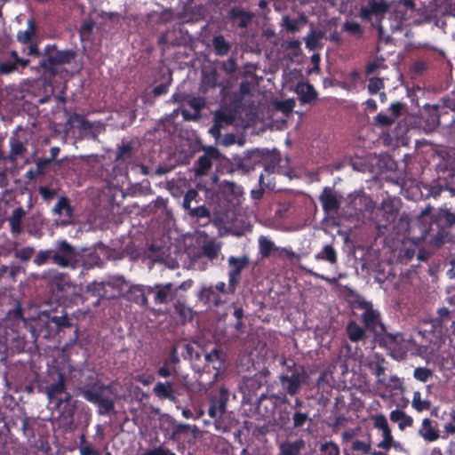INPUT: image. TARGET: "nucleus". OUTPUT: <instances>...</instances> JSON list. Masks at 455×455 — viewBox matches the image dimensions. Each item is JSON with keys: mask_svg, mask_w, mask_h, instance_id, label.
I'll return each instance as SVG.
<instances>
[{"mask_svg": "<svg viewBox=\"0 0 455 455\" xmlns=\"http://www.w3.org/2000/svg\"><path fill=\"white\" fill-rule=\"evenodd\" d=\"M21 66L12 60H4L0 63V74L9 75L14 72L22 73Z\"/></svg>", "mask_w": 455, "mask_h": 455, "instance_id": "46", "label": "nucleus"}, {"mask_svg": "<svg viewBox=\"0 0 455 455\" xmlns=\"http://www.w3.org/2000/svg\"><path fill=\"white\" fill-rule=\"evenodd\" d=\"M373 427L382 431L383 440L378 443V447L385 451H388L391 447L397 448L400 443L394 440L391 429L388 426L387 419L383 414H377L371 417Z\"/></svg>", "mask_w": 455, "mask_h": 455, "instance_id": "10", "label": "nucleus"}, {"mask_svg": "<svg viewBox=\"0 0 455 455\" xmlns=\"http://www.w3.org/2000/svg\"><path fill=\"white\" fill-rule=\"evenodd\" d=\"M264 153H265V149L256 148V149H252V150L249 151L246 154V156L248 158V161L250 162V165H251L252 171L258 165L263 166Z\"/></svg>", "mask_w": 455, "mask_h": 455, "instance_id": "42", "label": "nucleus"}, {"mask_svg": "<svg viewBox=\"0 0 455 455\" xmlns=\"http://www.w3.org/2000/svg\"><path fill=\"white\" fill-rule=\"evenodd\" d=\"M76 251L68 241L57 242L56 250H53V263L60 267H75L76 262Z\"/></svg>", "mask_w": 455, "mask_h": 455, "instance_id": "6", "label": "nucleus"}, {"mask_svg": "<svg viewBox=\"0 0 455 455\" xmlns=\"http://www.w3.org/2000/svg\"><path fill=\"white\" fill-rule=\"evenodd\" d=\"M411 404H412V407L417 411H419V412H421L423 411H427L431 407V402L428 400H423L421 398V394L419 391H415L413 393Z\"/></svg>", "mask_w": 455, "mask_h": 455, "instance_id": "45", "label": "nucleus"}, {"mask_svg": "<svg viewBox=\"0 0 455 455\" xmlns=\"http://www.w3.org/2000/svg\"><path fill=\"white\" fill-rule=\"evenodd\" d=\"M123 278H115L108 281L103 282H92L87 285V291L92 296H96L100 299L110 298L108 294V288L118 289L123 284Z\"/></svg>", "mask_w": 455, "mask_h": 455, "instance_id": "16", "label": "nucleus"}, {"mask_svg": "<svg viewBox=\"0 0 455 455\" xmlns=\"http://www.w3.org/2000/svg\"><path fill=\"white\" fill-rule=\"evenodd\" d=\"M148 286L135 285L131 289L130 294L132 301L140 307H147L148 306Z\"/></svg>", "mask_w": 455, "mask_h": 455, "instance_id": "28", "label": "nucleus"}, {"mask_svg": "<svg viewBox=\"0 0 455 455\" xmlns=\"http://www.w3.org/2000/svg\"><path fill=\"white\" fill-rule=\"evenodd\" d=\"M387 388H388L389 390H403V383L402 381V379L396 376V375H391L387 380V382H386V380L384 379V384H383Z\"/></svg>", "mask_w": 455, "mask_h": 455, "instance_id": "58", "label": "nucleus"}, {"mask_svg": "<svg viewBox=\"0 0 455 455\" xmlns=\"http://www.w3.org/2000/svg\"><path fill=\"white\" fill-rule=\"evenodd\" d=\"M234 116L224 111L219 110L214 115V122L220 124L222 128L225 126L231 125L234 123Z\"/></svg>", "mask_w": 455, "mask_h": 455, "instance_id": "47", "label": "nucleus"}, {"mask_svg": "<svg viewBox=\"0 0 455 455\" xmlns=\"http://www.w3.org/2000/svg\"><path fill=\"white\" fill-rule=\"evenodd\" d=\"M374 118L376 124L382 127L390 126L395 123L394 117L382 112L379 113Z\"/></svg>", "mask_w": 455, "mask_h": 455, "instance_id": "62", "label": "nucleus"}, {"mask_svg": "<svg viewBox=\"0 0 455 455\" xmlns=\"http://www.w3.org/2000/svg\"><path fill=\"white\" fill-rule=\"evenodd\" d=\"M346 333L351 342L356 343L366 338V329L355 320H350L346 326Z\"/></svg>", "mask_w": 455, "mask_h": 455, "instance_id": "25", "label": "nucleus"}, {"mask_svg": "<svg viewBox=\"0 0 455 455\" xmlns=\"http://www.w3.org/2000/svg\"><path fill=\"white\" fill-rule=\"evenodd\" d=\"M418 434L427 443L435 442L440 438L437 424L428 418L423 419Z\"/></svg>", "mask_w": 455, "mask_h": 455, "instance_id": "20", "label": "nucleus"}, {"mask_svg": "<svg viewBox=\"0 0 455 455\" xmlns=\"http://www.w3.org/2000/svg\"><path fill=\"white\" fill-rule=\"evenodd\" d=\"M342 28L344 31L351 35L356 36L357 37H361L363 35V29L361 25L355 21H346L343 24Z\"/></svg>", "mask_w": 455, "mask_h": 455, "instance_id": "57", "label": "nucleus"}, {"mask_svg": "<svg viewBox=\"0 0 455 455\" xmlns=\"http://www.w3.org/2000/svg\"><path fill=\"white\" fill-rule=\"evenodd\" d=\"M305 379V372L303 368L300 371H294L291 375L282 374L279 377L282 387L285 389L286 393L290 395H295L300 389Z\"/></svg>", "mask_w": 455, "mask_h": 455, "instance_id": "14", "label": "nucleus"}, {"mask_svg": "<svg viewBox=\"0 0 455 455\" xmlns=\"http://www.w3.org/2000/svg\"><path fill=\"white\" fill-rule=\"evenodd\" d=\"M229 399V393L227 388L220 387L219 392L212 395L208 408V415L212 419L220 418L227 410V403Z\"/></svg>", "mask_w": 455, "mask_h": 455, "instance_id": "12", "label": "nucleus"}, {"mask_svg": "<svg viewBox=\"0 0 455 455\" xmlns=\"http://www.w3.org/2000/svg\"><path fill=\"white\" fill-rule=\"evenodd\" d=\"M228 262L229 266L228 275L230 291H235L236 287L240 283L243 270L250 264V259L248 255H243L241 257L230 256Z\"/></svg>", "mask_w": 455, "mask_h": 455, "instance_id": "9", "label": "nucleus"}, {"mask_svg": "<svg viewBox=\"0 0 455 455\" xmlns=\"http://www.w3.org/2000/svg\"><path fill=\"white\" fill-rule=\"evenodd\" d=\"M252 171L250 162L246 156L233 157L230 163L231 172H240L241 174H248Z\"/></svg>", "mask_w": 455, "mask_h": 455, "instance_id": "32", "label": "nucleus"}, {"mask_svg": "<svg viewBox=\"0 0 455 455\" xmlns=\"http://www.w3.org/2000/svg\"><path fill=\"white\" fill-rule=\"evenodd\" d=\"M52 259L53 262V250H41L37 252L36 256L33 259V262L36 266H43Z\"/></svg>", "mask_w": 455, "mask_h": 455, "instance_id": "49", "label": "nucleus"}, {"mask_svg": "<svg viewBox=\"0 0 455 455\" xmlns=\"http://www.w3.org/2000/svg\"><path fill=\"white\" fill-rule=\"evenodd\" d=\"M379 212L381 213V218L376 220L378 229H388V227L395 221L398 215L399 210L396 200L391 197L383 199Z\"/></svg>", "mask_w": 455, "mask_h": 455, "instance_id": "8", "label": "nucleus"}, {"mask_svg": "<svg viewBox=\"0 0 455 455\" xmlns=\"http://www.w3.org/2000/svg\"><path fill=\"white\" fill-rule=\"evenodd\" d=\"M215 291L222 294H234L235 291H230L229 284L228 287L224 282H219L215 284V286H210L208 288H204L202 291V295L206 299L207 301H212L215 298Z\"/></svg>", "mask_w": 455, "mask_h": 455, "instance_id": "33", "label": "nucleus"}, {"mask_svg": "<svg viewBox=\"0 0 455 455\" xmlns=\"http://www.w3.org/2000/svg\"><path fill=\"white\" fill-rule=\"evenodd\" d=\"M228 17L236 22L240 28H246L251 23L254 14L243 10L241 6H234L230 9Z\"/></svg>", "mask_w": 455, "mask_h": 455, "instance_id": "21", "label": "nucleus"}, {"mask_svg": "<svg viewBox=\"0 0 455 455\" xmlns=\"http://www.w3.org/2000/svg\"><path fill=\"white\" fill-rule=\"evenodd\" d=\"M172 77L165 83L160 84L153 88L152 94L154 98L160 97L162 95H165L169 92V87L172 84Z\"/></svg>", "mask_w": 455, "mask_h": 455, "instance_id": "61", "label": "nucleus"}, {"mask_svg": "<svg viewBox=\"0 0 455 455\" xmlns=\"http://www.w3.org/2000/svg\"><path fill=\"white\" fill-rule=\"evenodd\" d=\"M389 417L392 422L398 423V427L402 431L413 425L412 417L407 415L403 411L394 410L390 412Z\"/></svg>", "mask_w": 455, "mask_h": 455, "instance_id": "30", "label": "nucleus"}, {"mask_svg": "<svg viewBox=\"0 0 455 455\" xmlns=\"http://www.w3.org/2000/svg\"><path fill=\"white\" fill-rule=\"evenodd\" d=\"M148 294L154 295L155 304H167L177 297V289L172 283H156L153 286H148Z\"/></svg>", "mask_w": 455, "mask_h": 455, "instance_id": "11", "label": "nucleus"}, {"mask_svg": "<svg viewBox=\"0 0 455 455\" xmlns=\"http://www.w3.org/2000/svg\"><path fill=\"white\" fill-rule=\"evenodd\" d=\"M305 444V441L301 438L294 442H284L279 446L278 455H299Z\"/></svg>", "mask_w": 455, "mask_h": 455, "instance_id": "27", "label": "nucleus"}, {"mask_svg": "<svg viewBox=\"0 0 455 455\" xmlns=\"http://www.w3.org/2000/svg\"><path fill=\"white\" fill-rule=\"evenodd\" d=\"M107 391L112 393V386L97 381L81 387L79 395L87 402L97 406L99 415H109L115 410V401L110 396L106 395Z\"/></svg>", "mask_w": 455, "mask_h": 455, "instance_id": "3", "label": "nucleus"}, {"mask_svg": "<svg viewBox=\"0 0 455 455\" xmlns=\"http://www.w3.org/2000/svg\"><path fill=\"white\" fill-rule=\"evenodd\" d=\"M44 276L49 280L50 290L56 297H62V293L71 286L68 275L56 270H49Z\"/></svg>", "mask_w": 455, "mask_h": 455, "instance_id": "13", "label": "nucleus"}, {"mask_svg": "<svg viewBox=\"0 0 455 455\" xmlns=\"http://www.w3.org/2000/svg\"><path fill=\"white\" fill-rule=\"evenodd\" d=\"M56 408L60 411L58 417L60 426L66 429L71 428L74 426V416L76 404H64Z\"/></svg>", "mask_w": 455, "mask_h": 455, "instance_id": "22", "label": "nucleus"}, {"mask_svg": "<svg viewBox=\"0 0 455 455\" xmlns=\"http://www.w3.org/2000/svg\"><path fill=\"white\" fill-rule=\"evenodd\" d=\"M78 448L81 455H100V451L86 440L84 435L80 436Z\"/></svg>", "mask_w": 455, "mask_h": 455, "instance_id": "43", "label": "nucleus"}, {"mask_svg": "<svg viewBox=\"0 0 455 455\" xmlns=\"http://www.w3.org/2000/svg\"><path fill=\"white\" fill-rule=\"evenodd\" d=\"M200 201L199 193L196 189L190 188L184 196L182 206L190 218L197 220L205 219L208 223L211 220V212L206 206L198 205Z\"/></svg>", "mask_w": 455, "mask_h": 455, "instance_id": "5", "label": "nucleus"}, {"mask_svg": "<svg viewBox=\"0 0 455 455\" xmlns=\"http://www.w3.org/2000/svg\"><path fill=\"white\" fill-rule=\"evenodd\" d=\"M315 259L328 261L331 264H335L338 260L337 253L330 244L324 245L323 250L315 255Z\"/></svg>", "mask_w": 455, "mask_h": 455, "instance_id": "41", "label": "nucleus"}, {"mask_svg": "<svg viewBox=\"0 0 455 455\" xmlns=\"http://www.w3.org/2000/svg\"><path fill=\"white\" fill-rule=\"evenodd\" d=\"M38 192L44 201L50 202L57 196V190L48 186H40Z\"/></svg>", "mask_w": 455, "mask_h": 455, "instance_id": "60", "label": "nucleus"}, {"mask_svg": "<svg viewBox=\"0 0 455 455\" xmlns=\"http://www.w3.org/2000/svg\"><path fill=\"white\" fill-rule=\"evenodd\" d=\"M220 354L221 352L220 350L214 348L210 353L206 354L205 360L212 363H218V366L213 365V368L220 369L221 366Z\"/></svg>", "mask_w": 455, "mask_h": 455, "instance_id": "63", "label": "nucleus"}, {"mask_svg": "<svg viewBox=\"0 0 455 455\" xmlns=\"http://www.w3.org/2000/svg\"><path fill=\"white\" fill-rule=\"evenodd\" d=\"M310 420L308 412H303L300 410H296L292 415V428H300Z\"/></svg>", "mask_w": 455, "mask_h": 455, "instance_id": "48", "label": "nucleus"}, {"mask_svg": "<svg viewBox=\"0 0 455 455\" xmlns=\"http://www.w3.org/2000/svg\"><path fill=\"white\" fill-rule=\"evenodd\" d=\"M133 148L131 142L123 143L118 146L115 161L121 164L132 158Z\"/></svg>", "mask_w": 455, "mask_h": 455, "instance_id": "36", "label": "nucleus"}, {"mask_svg": "<svg viewBox=\"0 0 455 455\" xmlns=\"http://www.w3.org/2000/svg\"><path fill=\"white\" fill-rule=\"evenodd\" d=\"M432 325L440 331H448L455 324L451 312L447 307L437 310V315L432 319Z\"/></svg>", "mask_w": 455, "mask_h": 455, "instance_id": "18", "label": "nucleus"}, {"mask_svg": "<svg viewBox=\"0 0 455 455\" xmlns=\"http://www.w3.org/2000/svg\"><path fill=\"white\" fill-rule=\"evenodd\" d=\"M172 429L171 433V439L178 440L182 435L188 434L189 426L187 424L177 423L176 421L172 422Z\"/></svg>", "mask_w": 455, "mask_h": 455, "instance_id": "50", "label": "nucleus"}, {"mask_svg": "<svg viewBox=\"0 0 455 455\" xmlns=\"http://www.w3.org/2000/svg\"><path fill=\"white\" fill-rule=\"evenodd\" d=\"M351 449L353 451H357L363 455H367V454L371 455L372 451H371V439L368 438L367 441H363V440H359V439L354 440L352 443Z\"/></svg>", "mask_w": 455, "mask_h": 455, "instance_id": "44", "label": "nucleus"}, {"mask_svg": "<svg viewBox=\"0 0 455 455\" xmlns=\"http://www.w3.org/2000/svg\"><path fill=\"white\" fill-rule=\"evenodd\" d=\"M48 320L50 323H54L58 330H62L64 328H70L72 326V323L68 316V314L65 311H62L60 315H48Z\"/></svg>", "mask_w": 455, "mask_h": 455, "instance_id": "40", "label": "nucleus"}, {"mask_svg": "<svg viewBox=\"0 0 455 455\" xmlns=\"http://www.w3.org/2000/svg\"><path fill=\"white\" fill-rule=\"evenodd\" d=\"M441 419L446 421L443 425V433L446 435H455V405L450 411H443Z\"/></svg>", "mask_w": 455, "mask_h": 455, "instance_id": "37", "label": "nucleus"}, {"mask_svg": "<svg viewBox=\"0 0 455 455\" xmlns=\"http://www.w3.org/2000/svg\"><path fill=\"white\" fill-rule=\"evenodd\" d=\"M35 253V249L31 246L22 247L18 249L14 252V256L16 259H19L20 261L25 262L32 258Z\"/></svg>", "mask_w": 455, "mask_h": 455, "instance_id": "56", "label": "nucleus"}, {"mask_svg": "<svg viewBox=\"0 0 455 455\" xmlns=\"http://www.w3.org/2000/svg\"><path fill=\"white\" fill-rule=\"evenodd\" d=\"M291 415L287 408L282 409L278 411L276 418V424L280 428L287 429L290 428Z\"/></svg>", "mask_w": 455, "mask_h": 455, "instance_id": "53", "label": "nucleus"}, {"mask_svg": "<svg viewBox=\"0 0 455 455\" xmlns=\"http://www.w3.org/2000/svg\"><path fill=\"white\" fill-rule=\"evenodd\" d=\"M427 123L431 128H435L440 124L439 107L435 105L428 111Z\"/></svg>", "mask_w": 455, "mask_h": 455, "instance_id": "55", "label": "nucleus"}, {"mask_svg": "<svg viewBox=\"0 0 455 455\" xmlns=\"http://www.w3.org/2000/svg\"><path fill=\"white\" fill-rule=\"evenodd\" d=\"M16 38L18 42L24 44L36 41L37 38V25L33 18L28 20L26 30H19L17 32Z\"/></svg>", "mask_w": 455, "mask_h": 455, "instance_id": "23", "label": "nucleus"}, {"mask_svg": "<svg viewBox=\"0 0 455 455\" xmlns=\"http://www.w3.org/2000/svg\"><path fill=\"white\" fill-rule=\"evenodd\" d=\"M213 50L216 55L225 56L228 53L231 44L222 35L215 36L212 39Z\"/></svg>", "mask_w": 455, "mask_h": 455, "instance_id": "35", "label": "nucleus"}, {"mask_svg": "<svg viewBox=\"0 0 455 455\" xmlns=\"http://www.w3.org/2000/svg\"><path fill=\"white\" fill-rule=\"evenodd\" d=\"M43 54L44 58L40 60L38 66L32 67L31 69L48 78L56 76V66L69 64L76 58V52L73 50L60 51L56 44H47Z\"/></svg>", "mask_w": 455, "mask_h": 455, "instance_id": "2", "label": "nucleus"}, {"mask_svg": "<svg viewBox=\"0 0 455 455\" xmlns=\"http://www.w3.org/2000/svg\"><path fill=\"white\" fill-rule=\"evenodd\" d=\"M320 451L322 455H339L340 450L337 443L332 441L325 442L321 444Z\"/></svg>", "mask_w": 455, "mask_h": 455, "instance_id": "54", "label": "nucleus"}, {"mask_svg": "<svg viewBox=\"0 0 455 455\" xmlns=\"http://www.w3.org/2000/svg\"><path fill=\"white\" fill-rule=\"evenodd\" d=\"M259 247L262 259L268 258L273 251H277V250H279V247H276L274 242L266 236L259 237Z\"/></svg>", "mask_w": 455, "mask_h": 455, "instance_id": "39", "label": "nucleus"}, {"mask_svg": "<svg viewBox=\"0 0 455 455\" xmlns=\"http://www.w3.org/2000/svg\"><path fill=\"white\" fill-rule=\"evenodd\" d=\"M220 251V247L213 242L207 243L203 246L204 255L211 260L218 257Z\"/></svg>", "mask_w": 455, "mask_h": 455, "instance_id": "52", "label": "nucleus"}, {"mask_svg": "<svg viewBox=\"0 0 455 455\" xmlns=\"http://www.w3.org/2000/svg\"><path fill=\"white\" fill-rule=\"evenodd\" d=\"M280 154L275 150L265 149L263 167L265 172L273 173L280 163Z\"/></svg>", "mask_w": 455, "mask_h": 455, "instance_id": "31", "label": "nucleus"}, {"mask_svg": "<svg viewBox=\"0 0 455 455\" xmlns=\"http://www.w3.org/2000/svg\"><path fill=\"white\" fill-rule=\"evenodd\" d=\"M352 307L362 311L360 319L367 331L375 335H382L386 332V326L382 323L381 314L375 309L371 301L366 300L362 296H357L352 302Z\"/></svg>", "mask_w": 455, "mask_h": 455, "instance_id": "4", "label": "nucleus"}, {"mask_svg": "<svg viewBox=\"0 0 455 455\" xmlns=\"http://www.w3.org/2000/svg\"><path fill=\"white\" fill-rule=\"evenodd\" d=\"M52 212L54 214L63 215L68 219H71L74 210L69 199L67 196H61L54 205Z\"/></svg>", "mask_w": 455, "mask_h": 455, "instance_id": "34", "label": "nucleus"}, {"mask_svg": "<svg viewBox=\"0 0 455 455\" xmlns=\"http://www.w3.org/2000/svg\"><path fill=\"white\" fill-rule=\"evenodd\" d=\"M142 455H176L170 449L160 445L154 449L148 450L146 452L142 453Z\"/></svg>", "mask_w": 455, "mask_h": 455, "instance_id": "64", "label": "nucleus"}, {"mask_svg": "<svg viewBox=\"0 0 455 455\" xmlns=\"http://www.w3.org/2000/svg\"><path fill=\"white\" fill-rule=\"evenodd\" d=\"M421 237L441 246L455 240V214L446 209H440L431 217L427 227L424 226Z\"/></svg>", "mask_w": 455, "mask_h": 455, "instance_id": "1", "label": "nucleus"}, {"mask_svg": "<svg viewBox=\"0 0 455 455\" xmlns=\"http://www.w3.org/2000/svg\"><path fill=\"white\" fill-rule=\"evenodd\" d=\"M153 393L161 400L168 399L173 403L177 400L172 382H157L153 388Z\"/></svg>", "mask_w": 455, "mask_h": 455, "instance_id": "24", "label": "nucleus"}, {"mask_svg": "<svg viewBox=\"0 0 455 455\" xmlns=\"http://www.w3.org/2000/svg\"><path fill=\"white\" fill-rule=\"evenodd\" d=\"M220 154L218 148L208 147L204 153L195 164V172L198 176L205 175L212 166V161L219 159Z\"/></svg>", "mask_w": 455, "mask_h": 455, "instance_id": "15", "label": "nucleus"}, {"mask_svg": "<svg viewBox=\"0 0 455 455\" xmlns=\"http://www.w3.org/2000/svg\"><path fill=\"white\" fill-rule=\"evenodd\" d=\"M10 154L8 156V159L11 162H14L17 160V158L23 155V153L26 151V148L24 144L16 137H12L10 139Z\"/></svg>", "mask_w": 455, "mask_h": 455, "instance_id": "38", "label": "nucleus"}, {"mask_svg": "<svg viewBox=\"0 0 455 455\" xmlns=\"http://www.w3.org/2000/svg\"><path fill=\"white\" fill-rule=\"evenodd\" d=\"M48 379L44 387V393L49 401H54L59 395L65 393L67 376L65 372L55 369L49 371Z\"/></svg>", "mask_w": 455, "mask_h": 455, "instance_id": "7", "label": "nucleus"}, {"mask_svg": "<svg viewBox=\"0 0 455 455\" xmlns=\"http://www.w3.org/2000/svg\"><path fill=\"white\" fill-rule=\"evenodd\" d=\"M433 374V371L427 367H416L413 371L414 379L423 383L432 378Z\"/></svg>", "mask_w": 455, "mask_h": 455, "instance_id": "51", "label": "nucleus"}, {"mask_svg": "<svg viewBox=\"0 0 455 455\" xmlns=\"http://www.w3.org/2000/svg\"><path fill=\"white\" fill-rule=\"evenodd\" d=\"M296 92L299 96V100L302 103H311L317 98L315 89L309 83L299 84L296 88Z\"/></svg>", "mask_w": 455, "mask_h": 455, "instance_id": "26", "label": "nucleus"}, {"mask_svg": "<svg viewBox=\"0 0 455 455\" xmlns=\"http://www.w3.org/2000/svg\"><path fill=\"white\" fill-rule=\"evenodd\" d=\"M319 201L323 212L326 213L337 212L340 208V202L332 188H323L319 196Z\"/></svg>", "mask_w": 455, "mask_h": 455, "instance_id": "17", "label": "nucleus"}, {"mask_svg": "<svg viewBox=\"0 0 455 455\" xmlns=\"http://www.w3.org/2000/svg\"><path fill=\"white\" fill-rule=\"evenodd\" d=\"M384 87V82L381 78L379 77H371L369 79V83L367 85L368 92L371 94H376Z\"/></svg>", "mask_w": 455, "mask_h": 455, "instance_id": "59", "label": "nucleus"}, {"mask_svg": "<svg viewBox=\"0 0 455 455\" xmlns=\"http://www.w3.org/2000/svg\"><path fill=\"white\" fill-rule=\"evenodd\" d=\"M25 216V211L21 207L15 208L9 218L11 231L14 235L22 232V219Z\"/></svg>", "mask_w": 455, "mask_h": 455, "instance_id": "29", "label": "nucleus"}, {"mask_svg": "<svg viewBox=\"0 0 455 455\" xmlns=\"http://www.w3.org/2000/svg\"><path fill=\"white\" fill-rule=\"evenodd\" d=\"M387 11V4L384 0H369L367 5L360 10V17L369 20L373 15H382Z\"/></svg>", "mask_w": 455, "mask_h": 455, "instance_id": "19", "label": "nucleus"}]
</instances>
